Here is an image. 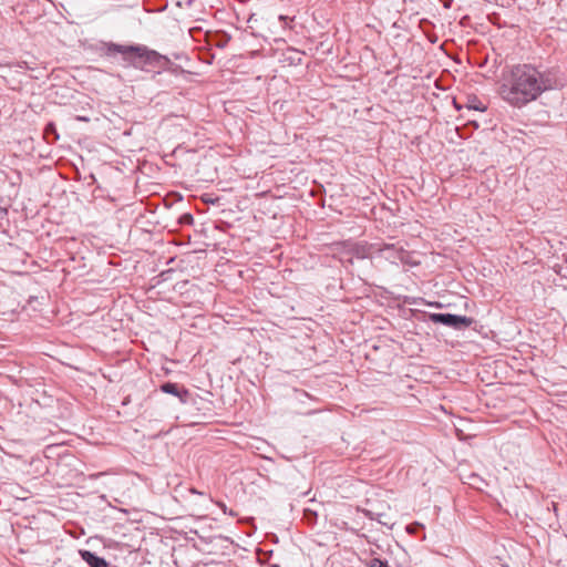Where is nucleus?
Instances as JSON below:
<instances>
[{"instance_id": "f257e3e1", "label": "nucleus", "mask_w": 567, "mask_h": 567, "mask_svg": "<svg viewBox=\"0 0 567 567\" xmlns=\"http://www.w3.org/2000/svg\"><path fill=\"white\" fill-rule=\"evenodd\" d=\"M561 85L553 71H542L532 64H517L503 74L499 94L509 105L523 107L544 92Z\"/></svg>"}, {"instance_id": "f03ea898", "label": "nucleus", "mask_w": 567, "mask_h": 567, "mask_svg": "<svg viewBox=\"0 0 567 567\" xmlns=\"http://www.w3.org/2000/svg\"><path fill=\"white\" fill-rule=\"evenodd\" d=\"M430 320L434 323H440L454 329H462L470 327L473 319L466 316L453 315V313H431Z\"/></svg>"}, {"instance_id": "7ed1b4c3", "label": "nucleus", "mask_w": 567, "mask_h": 567, "mask_svg": "<svg viewBox=\"0 0 567 567\" xmlns=\"http://www.w3.org/2000/svg\"><path fill=\"white\" fill-rule=\"evenodd\" d=\"M381 257L389 260L391 264H405L409 261V252L403 250L401 247H396L393 244H385L379 248Z\"/></svg>"}, {"instance_id": "20e7f679", "label": "nucleus", "mask_w": 567, "mask_h": 567, "mask_svg": "<svg viewBox=\"0 0 567 567\" xmlns=\"http://www.w3.org/2000/svg\"><path fill=\"white\" fill-rule=\"evenodd\" d=\"M161 390L164 393L177 396L181 400V402H186L188 396V391L186 389H179V386L176 383L172 382H166L162 384Z\"/></svg>"}, {"instance_id": "39448f33", "label": "nucleus", "mask_w": 567, "mask_h": 567, "mask_svg": "<svg viewBox=\"0 0 567 567\" xmlns=\"http://www.w3.org/2000/svg\"><path fill=\"white\" fill-rule=\"evenodd\" d=\"M80 556L90 567H107V561L104 558L90 550H80Z\"/></svg>"}, {"instance_id": "423d86ee", "label": "nucleus", "mask_w": 567, "mask_h": 567, "mask_svg": "<svg viewBox=\"0 0 567 567\" xmlns=\"http://www.w3.org/2000/svg\"><path fill=\"white\" fill-rule=\"evenodd\" d=\"M465 109L468 111L484 112L487 106L478 97L471 95L466 99Z\"/></svg>"}, {"instance_id": "0eeeda50", "label": "nucleus", "mask_w": 567, "mask_h": 567, "mask_svg": "<svg viewBox=\"0 0 567 567\" xmlns=\"http://www.w3.org/2000/svg\"><path fill=\"white\" fill-rule=\"evenodd\" d=\"M467 484L477 489H482L483 488L482 485H485L484 481L477 474H474V473L468 476Z\"/></svg>"}, {"instance_id": "6e6552de", "label": "nucleus", "mask_w": 567, "mask_h": 567, "mask_svg": "<svg viewBox=\"0 0 567 567\" xmlns=\"http://www.w3.org/2000/svg\"><path fill=\"white\" fill-rule=\"evenodd\" d=\"M116 50L121 53H127V52H136L140 56H142V51H144L145 49L142 48V47H121V45H117L116 47Z\"/></svg>"}, {"instance_id": "1a4fd4ad", "label": "nucleus", "mask_w": 567, "mask_h": 567, "mask_svg": "<svg viewBox=\"0 0 567 567\" xmlns=\"http://www.w3.org/2000/svg\"><path fill=\"white\" fill-rule=\"evenodd\" d=\"M44 134L48 137L50 134L53 135V137L56 140L59 138V135L56 134L55 125L53 123H49L45 126Z\"/></svg>"}, {"instance_id": "9d476101", "label": "nucleus", "mask_w": 567, "mask_h": 567, "mask_svg": "<svg viewBox=\"0 0 567 567\" xmlns=\"http://www.w3.org/2000/svg\"><path fill=\"white\" fill-rule=\"evenodd\" d=\"M367 567H389V565L386 561H383L379 558H373L368 563Z\"/></svg>"}, {"instance_id": "9b49d317", "label": "nucleus", "mask_w": 567, "mask_h": 567, "mask_svg": "<svg viewBox=\"0 0 567 567\" xmlns=\"http://www.w3.org/2000/svg\"><path fill=\"white\" fill-rule=\"evenodd\" d=\"M317 515H318L317 511H315L312 508H306L305 509V516L308 519H316Z\"/></svg>"}, {"instance_id": "f8f14e48", "label": "nucleus", "mask_w": 567, "mask_h": 567, "mask_svg": "<svg viewBox=\"0 0 567 567\" xmlns=\"http://www.w3.org/2000/svg\"><path fill=\"white\" fill-rule=\"evenodd\" d=\"M247 22H248V28L254 29V24H255V22H257V18H256V16H255V14H251V16L248 18V21H247Z\"/></svg>"}, {"instance_id": "ddd939ff", "label": "nucleus", "mask_w": 567, "mask_h": 567, "mask_svg": "<svg viewBox=\"0 0 567 567\" xmlns=\"http://www.w3.org/2000/svg\"><path fill=\"white\" fill-rule=\"evenodd\" d=\"M453 104L456 110L461 111L465 109V104H460L456 100L453 101Z\"/></svg>"}, {"instance_id": "4468645a", "label": "nucleus", "mask_w": 567, "mask_h": 567, "mask_svg": "<svg viewBox=\"0 0 567 567\" xmlns=\"http://www.w3.org/2000/svg\"><path fill=\"white\" fill-rule=\"evenodd\" d=\"M76 118H78L79 121H82V122H89V121H90V118H89V117H86V116H78Z\"/></svg>"}, {"instance_id": "2eb2a0df", "label": "nucleus", "mask_w": 567, "mask_h": 567, "mask_svg": "<svg viewBox=\"0 0 567 567\" xmlns=\"http://www.w3.org/2000/svg\"><path fill=\"white\" fill-rule=\"evenodd\" d=\"M218 505L220 506V508L224 511V513H226V505L223 504V503H218Z\"/></svg>"}, {"instance_id": "dca6fc26", "label": "nucleus", "mask_w": 567, "mask_h": 567, "mask_svg": "<svg viewBox=\"0 0 567 567\" xmlns=\"http://www.w3.org/2000/svg\"><path fill=\"white\" fill-rule=\"evenodd\" d=\"M188 219H190V220H192V215H187V216L185 217V220H188Z\"/></svg>"}, {"instance_id": "f3484780", "label": "nucleus", "mask_w": 567, "mask_h": 567, "mask_svg": "<svg viewBox=\"0 0 567 567\" xmlns=\"http://www.w3.org/2000/svg\"><path fill=\"white\" fill-rule=\"evenodd\" d=\"M188 219H190V220H192V215H187V216L185 217V220H188Z\"/></svg>"}]
</instances>
